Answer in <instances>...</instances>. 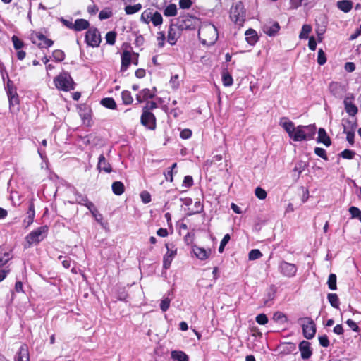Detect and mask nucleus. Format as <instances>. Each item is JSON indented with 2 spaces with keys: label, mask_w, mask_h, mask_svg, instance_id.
I'll list each match as a JSON object with an SVG mask.
<instances>
[{
  "label": "nucleus",
  "mask_w": 361,
  "mask_h": 361,
  "mask_svg": "<svg viewBox=\"0 0 361 361\" xmlns=\"http://www.w3.org/2000/svg\"><path fill=\"white\" fill-rule=\"evenodd\" d=\"M198 37L203 44L212 45L218 38L217 30L211 23H202L199 28Z\"/></svg>",
  "instance_id": "1"
},
{
  "label": "nucleus",
  "mask_w": 361,
  "mask_h": 361,
  "mask_svg": "<svg viewBox=\"0 0 361 361\" xmlns=\"http://www.w3.org/2000/svg\"><path fill=\"white\" fill-rule=\"evenodd\" d=\"M48 231L49 227L44 225L31 231L25 237V241L27 243V247H30L32 244H38L42 241L47 237Z\"/></svg>",
  "instance_id": "2"
},
{
  "label": "nucleus",
  "mask_w": 361,
  "mask_h": 361,
  "mask_svg": "<svg viewBox=\"0 0 361 361\" xmlns=\"http://www.w3.org/2000/svg\"><path fill=\"white\" fill-rule=\"evenodd\" d=\"M315 125L298 126L293 137L294 141H302L313 139L316 133Z\"/></svg>",
  "instance_id": "3"
},
{
  "label": "nucleus",
  "mask_w": 361,
  "mask_h": 361,
  "mask_svg": "<svg viewBox=\"0 0 361 361\" xmlns=\"http://www.w3.org/2000/svg\"><path fill=\"white\" fill-rule=\"evenodd\" d=\"M54 82L57 89L63 91H70L74 89V81L70 74L63 72L54 78Z\"/></svg>",
  "instance_id": "4"
},
{
  "label": "nucleus",
  "mask_w": 361,
  "mask_h": 361,
  "mask_svg": "<svg viewBox=\"0 0 361 361\" xmlns=\"http://www.w3.org/2000/svg\"><path fill=\"white\" fill-rule=\"evenodd\" d=\"M302 329V334L305 338L310 340L314 338L316 334V324L313 319L306 317L298 319Z\"/></svg>",
  "instance_id": "5"
},
{
  "label": "nucleus",
  "mask_w": 361,
  "mask_h": 361,
  "mask_svg": "<svg viewBox=\"0 0 361 361\" xmlns=\"http://www.w3.org/2000/svg\"><path fill=\"white\" fill-rule=\"evenodd\" d=\"M230 16L236 24L241 25L244 22L245 13L241 3H238L231 7Z\"/></svg>",
  "instance_id": "6"
},
{
  "label": "nucleus",
  "mask_w": 361,
  "mask_h": 361,
  "mask_svg": "<svg viewBox=\"0 0 361 361\" xmlns=\"http://www.w3.org/2000/svg\"><path fill=\"white\" fill-rule=\"evenodd\" d=\"M85 42L90 47H99L101 42V36L98 30L96 28L88 30L85 35Z\"/></svg>",
  "instance_id": "7"
},
{
  "label": "nucleus",
  "mask_w": 361,
  "mask_h": 361,
  "mask_svg": "<svg viewBox=\"0 0 361 361\" xmlns=\"http://www.w3.org/2000/svg\"><path fill=\"white\" fill-rule=\"evenodd\" d=\"M198 20L189 15L181 16L178 20V26L181 30H192L195 27Z\"/></svg>",
  "instance_id": "8"
},
{
  "label": "nucleus",
  "mask_w": 361,
  "mask_h": 361,
  "mask_svg": "<svg viewBox=\"0 0 361 361\" xmlns=\"http://www.w3.org/2000/svg\"><path fill=\"white\" fill-rule=\"evenodd\" d=\"M279 268L280 272L286 277H293L298 270L295 264L288 263L286 261L281 262Z\"/></svg>",
  "instance_id": "9"
},
{
  "label": "nucleus",
  "mask_w": 361,
  "mask_h": 361,
  "mask_svg": "<svg viewBox=\"0 0 361 361\" xmlns=\"http://www.w3.org/2000/svg\"><path fill=\"white\" fill-rule=\"evenodd\" d=\"M32 42L40 48H48L52 46L53 41L47 39L44 35L36 33L32 36Z\"/></svg>",
  "instance_id": "10"
},
{
  "label": "nucleus",
  "mask_w": 361,
  "mask_h": 361,
  "mask_svg": "<svg viewBox=\"0 0 361 361\" xmlns=\"http://www.w3.org/2000/svg\"><path fill=\"white\" fill-rule=\"evenodd\" d=\"M279 124L287 132L289 137L293 140V137L296 133V128L295 127L294 123L287 118L283 117L281 118Z\"/></svg>",
  "instance_id": "11"
},
{
  "label": "nucleus",
  "mask_w": 361,
  "mask_h": 361,
  "mask_svg": "<svg viewBox=\"0 0 361 361\" xmlns=\"http://www.w3.org/2000/svg\"><path fill=\"white\" fill-rule=\"evenodd\" d=\"M310 345V343L307 341H302L299 343L298 348L302 359L307 360L312 355V350Z\"/></svg>",
  "instance_id": "12"
},
{
  "label": "nucleus",
  "mask_w": 361,
  "mask_h": 361,
  "mask_svg": "<svg viewBox=\"0 0 361 361\" xmlns=\"http://www.w3.org/2000/svg\"><path fill=\"white\" fill-rule=\"evenodd\" d=\"M140 122L142 125L149 130H154L156 128V118L154 114H142Z\"/></svg>",
  "instance_id": "13"
},
{
  "label": "nucleus",
  "mask_w": 361,
  "mask_h": 361,
  "mask_svg": "<svg viewBox=\"0 0 361 361\" xmlns=\"http://www.w3.org/2000/svg\"><path fill=\"white\" fill-rule=\"evenodd\" d=\"M356 114H348L347 118L343 119V130H355L357 127Z\"/></svg>",
  "instance_id": "14"
},
{
  "label": "nucleus",
  "mask_w": 361,
  "mask_h": 361,
  "mask_svg": "<svg viewBox=\"0 0 361 361\" xmlns=\"http://www.w3.org/2000/svg\"><path fill=\"white\" fill-rule=\"evenodd\" d=\"M133 52L129 51H124L121 55V71H126L131 63L133 60Z\"/></svg>",
  "instance_id": "15"
},
{
  "label": "nucleus",
  "mask_w": 361,
  "mask_h": 361,
  "mask_svg": "<svg viewBox=\"0 0 361 361\" xmlns=\"http://www.w3.org/2000/svg\"><path fill=\"white\" fill-rule=\"evenodd\" d=\"M15 361H30L28 347L26 344L21 345L15 357Z\"/></svg>",
  "instance_id": "16"
},
{
  "label": "nucleus",
  "mask_w": 361,
  "mask_h": 361,
  "mask_svg": "<svg viewBox=\"0 0 361 361\" xmlns=\"http://www.w3.org/2000/svg\"><path fill=\"white\" fill-rule=\"evenodd\" d=\"M280 26L277 22H269L264 25V32L269 36H274L279 30Z\"/></svg>",
  "instance_id": "17"
},
{
  "label": "nucleus",
  "mask_w": 361,
  "mask_h": 361,
  "mask_svg": "<svg viewBox=\"0 0 361 361\" xmlns=\"http://www.w3.org/2000/svg\"><path fill=\"white\" fill-rule=\"evenodd\" d=\"M97 169L101 171H103L106 173H111L112 168L110 164L106 160L104 154H101L98 159Z\"/></svg>",
  "instance_id": "18"
},
{
  "label": "nucleus",
  "mask_w": 361,
  "mask_h": 361,
  "mask_svg": "<svg viewBox=\"0 0 361 361\" xmlns=\"http://www.w3.org/2000/svg\"><path fill=\"white\" fill-rule=\"evenodd\" d=\"M329 91L335 97H340L345 91V87L341 83L332 82L329 85Z\"/></svg>",
  "instance_id": "19"
},
{
  "label": "nucleus",
  "mask_w": 361,
  "mask_h": 361,
  "mask_svg": "<svg viewBox=\"0 0 361 361\" xmlns=\"http://www.w3.org/2000/svg\"><path fill=\"white\" fill-rule=\"evenodd\" d=\"M317 142L323 143L325 146L329 147L331 144L330 137L324 128H320L318 130Z\"/></svg>",
  "instance_id": "20"
},
{
  "label": "nucleus",
  "mask_w": 361,
  "mask_h": 361,
  "mask_svg": "<svg viewBox=\"0 0 361 361\" xmlns=\"http://www.w3.org/2000/svg\"><path fill=\"white\" fill-rule=\"evenodd\" d=\"M13 258L12 250L0 247V265L6 264Z\"/></svg>",
  "instance_id": "21"
},
{
  "label": "nucleus",
  "mask_w": 361,
  "mask_h": 361,
  "mask_svg": "<svg viewBox=\"0 0 361 361\" xmlns=\"http://www.w3.org/2000/svg\"><path fill=\"white\" fill-rule=\"evenodd\" d=\"M344 105L347 113H357V108L354 104V97L348 96L344 99Z\"/></svg>",
  "instance_id": "22"
},
{
  "label": "nucleus",
  "mask_w": 361,
  "mask_h": 361,
  "mask_svg": "<svg viewBox=\"0 0 361 361\" xmlns=\"http://www.w3.org/2000/svg\"><path fill=\"white\" fill-rule=\"evenodd\" d=\"M35 215V207H34V204L32 203H31L29 206V209L27 211V215L23 221V225L25 228L29 227L33 223Z\"/></svg>",
  "instance_id": "23"
},
{
  "label": "nucleus",
  "mask_w": 361,
  "mask_h": 361,
  "mask_svg": "<svg viewBox=\"0 0 361 361\" xmlns=\"http://www.w3.org/2000/svg\"><path fill=\"white\" fill-rule=\"evenodd\" d=\"M192 251L195 255L200 260H204L207 259L210 253V250L207 251L205 249L197 245H194L192 247Z\"/></svg>",
  "instance_id": "24"
},
{
  "label": "nucleus",
  "mask_w": 361,
  "mask_h": 361,
  "mask_svg": "<svg viewBox=\"0 0 361 361\" xmlns=\"http://www.w3.org/2000/svg\"><path fill=\"white\" fill-rule=\"evenodd\" d=\"M154 96V92L153 90L143 89L137 94V99L138 102H142L143 101L151 99Z\"/></svg>",
  "instance_id": "25"
},
{
  "label": "nucleus",
  "mask_w": 361,
  "mask_h": 361,
  "mask_svg": "<svg viewBox=\"0 0 361 361\" xmlns=\"http://www.w3.org/2000/svg\"><path fill=\"white\" fill-rule=\"evenodd\" d=\"M90 24L87 20L77 19L74 24L73 30L75 31H82L88 28Z\"/></svg>",
  "instance_id": "26"
},
{
  "label": "nucleus",
  "mask_w": 361,
  "mask_h": 361,
  "mask_svg": "<svg viewBox=\"0 0 361 361\" xmlns=\"http://www.w3.org/2000/svg\"><path fill=\"white\" fill-rule=\"evenodd\" d=\"M337 7L345 13L349 12L353 7V4L348 0H342L337 2Z\"/></svg>",
  "instance_id": "27"
},
{
  "label": "nucleus",
  "mask_w": 361,
  "mask_h": 361,
  "mask_svg": "<svg viewBox=\"0 0 361 361\" xmlns=\"http://www.w3.org/2000/svg\"><path fill=\"white\" fill-rule=\"evenodd\" d=\"M166 17H173L177 15V6L175 4H170L163 11Z\"/></svg>",
  "instance_id": "28"
},
{
  "label": "nucleus",
  "mask_w": 361,
  "mask_h": 361,
  "mask_svg": "<svg viewBox=\"0 0 361 361\" xmlns=\"http://www.w3.org/2000/svg\"><path fill=\"white\" fill-rule=\"evenodd\" d=\"M171 357L176 361H188V356L183 351L174 350L171 353Z\"/></svg>",
  "instance_id": "29"
},
{
  "label": "nucleus",
  "mask_w": 361,
  "mask_h": 361,
  "mask_svg": "<svg viewBox=\"0 0 361 361\" xmlns=\"http://www.w3.org/2000/svg\"><path fill=\"white\" fill-rule=\"evenodd\" d=\"M113 192L116 195H121L124 192V185L121 181H115L111 185Z\"/></svg>",
  "instance_id": "30"
},
{
  "label": "nucleus",
  "mask_w": 361,
  "mask_h": 361,
  "mask_svg": "<svg viewBox=\"0 0 361 361\" xmlns=\"http://www.w3.org/2000/svg\"><path fill=\"white\" fill-rule=\"evenodd\" d=\"M100 104L106 108L114 110L116 107L114 99L111 97H106L101 100Z\"/></svg>",
  "instance_id": "31"
},
{
  "label": "nucleus",
  "mask_w": 361,
  "mask_h": 361,
  "mask_svg": "<svg viewBox=\"0 0 361 361\" xmlns=\"http://www.w3.org/2000/svg\"><path fill=\"white\" fill-rule=\"evenodd\" d=\"M246 40L250 44H254L257 40V33L254 30L250 29L245 32Z\"/></svg>",
  "instance_id": "32"
},
{
  "label": "nucleus",
  "mask_w": 361,
  "mask_h": 361,
  "mask_svg": "<svg viewBox=\"0 0 361 361\" xmlns=\"http://www.w3.org/2000/svg\"><path fill=\"white\" fill-rule=\"evenodd\" d=\"M327 299L330 305L334 308H338L339 307V299L336 293H329L327 295Z\"/></svg>",
  "instance_id": "33"
},
{
  "label": "nucleus",
  "mask_w": 361,
  "mask_h": 361,
  "mask_svg": "<svg viewBox=\"0 0 361 361\" xmlns=\"http://www.w3.org/2000/svg\"><path fill=\"white\" fill-rule=\"evenodd\" d=\"M328 287L331 290L337 289L336 276L335 274H330L327 281Z\"/></svg>",
  "instance_id": "34"
},
{
  "label": "nucleus",
  "mask_w": 361,
  "mask_h": 361,
  "mask_svg": "<svg viewBox=\"0 0 361 361\" xmlns=\"http://www.w3.org/2000/svg\"><path fill=\"white\" fill-rule=\"evenodd\" d=\"M142 8V6L140 4H137L133 6H127L125 7L126 13L128 15H132L137 12H138Z\"/></svg>",
  "instance_id": "35"
},
{
  "label": "nucleus",
  "mask_w": 361,
  "mask_h": 361,
  "mask_svg": "<svg viewBox=\"0 0 361 361\" xmlns=\"http://www.w3.org/2000/svg\"><path fill=\"white\" fill-rule=\"evenodd\" d=\"M312 31V27L310 25H303L302 27V30L300 31V33L299 35L300 39H307L309 34Z\"/></svg>",
  "instance_id": "36"
},
{
  "label": "nucleus",
  "mask_w": 361,
  "mask_h": 361,
  "mask_svg": "<svg viewBox=\"0 0 361 361\" xmlns=\"http://www.w3.org/2000/svg\"><path fill=\"white\" fill-rule=\"evenodd\" d=\"M151 22L154 26H159L163 23V18L160 13L156 11L152 13V17Z\"/></svg>",
  "instance_id": "37"
},
{
  "label": "nucleus",
  "mask_w": 361,
  "mask_h": 361,
  "mask_svg": "<svg viewBox=\"0 0 361 361\" xmlns=\"http://www.w3.org/2000/svg\"><path fill=\"white\" fill-rule=\"evenodd\" d=\"M350 214L351 215V218L357 219L361 222V210L355 206H352L348 209Z\"/></svg>",
  "instance_id": "38"
},
{
  "label": "nucleus",
  "mask_w": 361,
  "mask_h": 361,
  "mask_svg": "<svg viewBox=\"0 0 361 361\" xmlns=\"http://www.w3.org/2000/svg\"><path fill=\"white\" fill-rule=\"evenodd\" d=\"M307 164L306 162L303 161H299L295 164V167L293 169V171L298 172L299 177L301 173L304 171L305 169L307 168Z\"/></svg>",
  "instance_id": "39"
},
{
  "label": "nucleus",
  "mask_w": 361,
  "mask_h": 361,
  "mask_svg": "<svg viewBox=\"0 0 361 361\" xmlns=\"http://www.w3.org/2000/svg\"><path fill=\"white\" fill-rule=\"evenodd\" d=\"M195 210H191L188 212V215L191 216L196 214H200L203 212L204 206L203 204L200 201H197L194 204Z\"/></svg>",
  "instance_id": "40"
},
{
  "label": "nucleus",
  "mask_w": 361,
  "mask_h": 361,
  "mask_svg": "<svg viewBox=\"0 0 361 361\" xmlns=\"http://www.w3.org/2000/svg\"><path fill=\"white\" fill-rule=\"evenodd\" d=\"M273 319L281 324H284L287 322L286 316L281 312H276L273 315Z\"/></svg>",
  "instance_id": "41"
},
{
  "label": "nucleus",
  "mask_w": 361,
  "mask_h": 361,
  "mask_svg": "<svg viewBox=\"0 0 361 361\" xmlns=\"http://www.w3.org/2000/svg\"><path fill=\"white\" fill-rule=\"evenodd\" d=\"M8 92V97L9 99V102L11 105H14L18 103V97L17 94L14 89H9V90H7Z\"/></svg>",
  "instance_id": "42"
},
{
  "label": "nucleus",
  "mask_w": 361,
  "mask_h": 361,
  "mask_svg": "<svg viewBox=\"0 0 361 361\" xmlns=\"http://www.w3.org/2000/svg\"><path fill=\"white\" fill-rule=\"evenodd\" d=\"M122 101L125 104H130L133 102V97L129 91L125 90L121 92Z\"/></svg>",
  "instance_id": "43"
},
{
  "label": "nucleus",
  "mask_w": 361,
  "mask_h": 361,
  "mask_svg": "<svg viewBox=\"0 0 361 361\" xmlns=\"http://www.w3.org/2000/svg\"><path fill=\"white\" fill-rule=\"evenodd\" d=\"M177 40L176 33L173 28L170 27L168 31V42L170 44L173 45Z\"/></svg>",
  "instance_id": "44"
},
{
  "label": "nucleus",
  "mask_w": 361,
  "mask_h": 361,
  "mask_svg": "<svg viewBox=\"0 0 361 361\" xmlns=\"http://www.w3.org/2000/svg\"><path fill=\"white\" fill-rule=\"evenodd\" d=\"M152 17V12L150 10H145L141 14L140 19L144 23L148 24L151 22Z\"/></svg>",
  "instance_id": "45"
},
{
  "label": "nucleus",
  "mask_w": 361,
  "mask_h": 361,
  "mask_svg": "<svg viewBox=\"0 0 361 361\" xmlns=\"http://www.w3.org/2000/svg\"><path fill=\"white\" fill-rule=\"evenodd\" d=\"M222 81L224 86L229 87L233 84V78L228 72H224Z\"/></svg>",
  "instance_id": "46"
},
{
  "label": "nucleus",
  "mask_w": 361,
  "mask_h": 361,
  "mask_svg": "<svg viewBox=\"0 0 361 361\" xmlns=\"http://www.w3.org/2000/svg\"><path fill=\"white\" fill-rule=\"evenodd\" d=\"M75 195L76 197L75 202L78 204L85 206V203H87L89 201L86 195H83L78 192H76L75 193Z\"/></svg>",
  "instance_id": "47"
},
{
  "label": "nucleus",
  "mask_w": 361,
  "mask_h": 361,
  "mask_svg": "<svg viewBox=\"0 0 361 361\" xmlns=\"http://www.w3.org/2000/svg\"><path fill=\"white\" fill-rule=\"evenodd\" d=\"M165 245L167 249V252L166 253V255L170 256V257H172L173 259L177 252V249L175 248V245L172 243H166Z\"/></svg>",
  "instance_id": "48"
},
{
  "label": "nucleus",
  "mask_w": 361,
  "mask_h": 361,
  "mask_svg": "<svg viewBox=\"0 0 361 361\" xmlns=\"http://www.w3.org/2000/svg\"><path fill=\"white\" fill-rule=\"evenodd\" d=\"M83 125L89 127L92 124V114H80Z\"/></svg>",
  "instance_id": "49"
},
{
  "label": "nucleus",
  "mask_w": 361,
  "mask_h": 361,
  "mask_svg": "<svg viewBox=\"0 0 361 361\" xmlns=\"http://www.w3.org/2000/svg\"><path fill=\"white\" fill-rule=\"evenodd\" d=\"M52 56H53L54 61H56L57 62H60L64 59L65 54L63 51L56 49L53 51Z\"/></svg>",
  "instance_id": "50"
},
{
  "label": "nucleus",
  "mask_w": 361,
  "mask_h": 361,
  "mask_svg": "<svg viewBox=\"0 0 361 361\" xmlns=\"http://www.w3.org/2000/svg\"><path fill=\"white\" fill-rule=\"evenodd\" d=\"M355 152L351 149H345L341 152L340 156L345 159H352L354 158Z\"/></svg>",
  "instance_id": "51"
},
{
  "label": "nucleus",
  "mask_w": 361,
  "mask_h": 361,
  "mask_svg": "<svg viewBox=\"0 0 361 361\" xmlns=\"http://www.w3.org/2000/svg\"><path fill=\"white\" fill-rule=\"evenodd\" d=\"M262 256V252L258 249H252L250 250L248 255V258L250 260H255L260 258Z\"/></svg>",
  "instance_id": "52"
},
{
  "label": "nucleus",
  "mask_w": 361,
  "mask_h": 361,
  "mask_svg": "<svg viewBox=\"0 0 361 361\" xmlns=\"http://www.w3.org/2000/svg\"><path fill=\"white\" fill-rule=\"evenodd\" d=\"M11 39H12V42L13 44V47L16 49L19 50L23 47V46H24L23 42L20 39H19L17 36L13 35Z\"/></svg>",
  "instance_id": "53"
},
{
  "label": "nucleus",
  "mask_w": 361,
  "mask_h": 361,
  "mask_svg": "<svg viewBox=\"0 0 361 361\" xmlns=\"http://www.w3.org/2000/svg\"><path fill=\"white\" fill-rule=\"evenodd\" d=\"M255 194L259 200H264L267 197V192L262 188L257 187L255 189Z\"/></svg>",
  "instance_id": "54"
},
{
  "label": "nucleus",
  "mask_w": 361,
  "mask_h": 361,
  "mask_svg": "<svg viewBox=\"0 0 361 361\" xmlns=\"http://www.w3.org/2000/svg\"><path fill=\"white\" fill-rule=\"evenodd\" d=\"M343 133L346 134V140L350 145L354 144L355 133L354 130H343Z\"/></svg>",
  "instance_id": "55"
},
{
  "label": "nucleus",
  "mask_w": 361,
  "mask_h": 361,
  "mask_svg": "<svg viewBox=\"0 0 361 361\" xmlns=\"http://www.w3.org/2000/svg\"><path fill=\"white\" fill-rule=\"evenodd\" d=\"M116 34L114 32H109L106 35V42L111 45H113L115 44L116 42Z\"/></svg>",
  "instance_id": "56"
},
{
  "label": "nucleus",
  "mask_w": 361,
  "mask_h": 361,
  "mask_svg": "<svg viewBox=\"0 0 361 361\" xmlns=\"http://www.w3.org/2000/svg\"><path fill=\"white\" fill-rule=\"evenodd\" d=\"M314 153L319 157L322 158L324 160L327 161L328 157L326 155V150L321 147H315Z\"/></svg>",
  "instance_id": "57"
},
{
  "label": "nucleus",
  "mask_w": 361,
  "mask_h": 361,
  "mask_svg": "<svg viewBox=\"0 0 361 361\" xmlns=\"http://www.w3.org/2000/svg\"><path fill=\"white\" fill-rule=\"evenodd\" d=\"M326 62V58L325 56V53L322 49H319L318 51L317 56V63L319 65H324Z\"/></svg>",
  "instance_id": "58"
},
{
  "label": "nucleus",
  "mask_w": 361,
  "mask_h": 361,
  "mask_svg": "<svg viewBox=\"0 0 361 361\" xmlns=\"http://www.w3.org/2000/svg\"><path fill=\"white\" fill-rule=\"evenodd\" d=\"M171 300L169 298H165L161 300L160 303V309L163 312H166L168 310L170 306Z\"/></svg>",
  "instance_id": "59"
},
{
  "label": "nucleus",
  "mask_w": 361,
  "mask_h": 361,
  "mask_svg": "<svg viewBox=\"0 0 361 361\" xmlns=\"http://www.w3.org/2000/svg\"><path fill=\"white\" fill-rule=\"evenodd\" d=\"M319 345L322 347L327 348L330 345L329 340L326 335L320 336L318 338Z\"/></svg>",
  "instance_id": "60"
},
{
  "label": "nucleus",
  "mask_w": 361,
  "mask_h": 361,
  "mask_svg": "<svg viewBox=\"0 0 361 361\" xmlns=\"http://www.w3.org/2000/svg\"><path fill=\"white\" fill-rule=\"evenodd\" d=\"M256 322L261 325H264L268 322V318L265 314H259L256 317Z\"/></svg>",
  "instance_id": "61"
},
{
  "label": "nucleus",
  "mask_w": 361,
  "mask_h": 361,
  "mask_svg": "<svg viewBox=\"0 0 361 361\" xmlns=\"http://www.w3.org/2000/svg\"><path fill=\"white\" fill-rule=\"evenodd\" d=\"M140 197L143 203L147 204L151 201V195L147 191H142Z\"/></svg>",
  "instance_id": "62"
},
{
  "label": "nucleus",
  "mask_w": 361,
  "mask_h": 361,
  "mask_svg": "<svg viewBox=\"0 0 361 361\" xmlns=\"http://www.w3.org/2000/svg\"><path fill=\"white\" fill-rule=\"evenodd\" d=\"M348 326L355 332L360 331V328L357 324L351 319H348L346 321Z\"/></svg>",
  "instance_id": "63"
},
{
  "label": "nucleus",
  "mask_w": 361,
  "mask_h": 361,
  "mask_svg": "<svg viewBox=\"0 0 361 361\" xmlns=\"http://www.w3.org/2000/svg\"><path fill=\"white\" fill-rule=\"evenodd\" d=\"M192 3L191 0H180L179 6L180 8L188 9L191 7Z\"/></svg>",
  "instance_id": "64"
}]
</instances>
